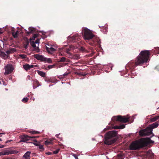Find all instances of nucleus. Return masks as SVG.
Returning <instances> with one entry per match:
<instances>
[{
	"label": "nucleus",
	"instance_id": "f257e3e1",
	"mask_svg": "<svg viewBox=\"0 0 159 159\" xmlns=\"http://www.w3.org/2000/svg\"><path fill=\"white\" fill-rule=\"evenodd\" d=\"M150 55V51L144 50L141 52L135 61H131L128 63V66L131 70L134 69L136 66L142 65L147 62Z\"/></svg>",
	"mask_w": 159,
	"mask_h": 159
},
{
	"label": "nucleus",
	"instance_id": "f03ea898",
	"mask_svg": "<svg viewBox=\"0 0 159 159\" xmlns=\"http://www.w3.org/2000/svg\"><path fill=\"white\" fill-rule=\"evenodd\" d=\"M154 143V141L151 140L150 138H142L139 140L133 142L129 145V149L130 150H139Z\"/></svg>",
	"mask_w": 159,
	"mask_h": 159
},
{
	"label": "nucleus",
	"instance_id": "7ed1b4c3",
	"mask_svg": "<svg viewBox=\"0 0 159 159\" xmlns=\"http://www.w3.org/2000/svg\"><path fill=\"white\" fill-rule=\"evenodd\" d=\"M117 134L116 131H109L106 133L105 137V143L108 145H110L114 143L116 141L114 138Z\"/></svg>",
	"mask_w": 159,
	"mask_h": 159
},
{
	"label": "nucleus",
	"instance_id": "20e7f679",
	"mask_svg": "<svg viewBox=\"0 0 159 159\" xmlns=\"http://www.w3.org/2000/svg\"><path fill=\"white\" fill-rule=\"evenodd\" d=\"M159 125L158 122L149 125L146 128L141 130L139 132L140 135L143 136L148 135L152 134V130L157 128Z\"/></svg>",
	"mask_w": 159,
	"mask_h": 159
},
{
	"label": "nucleus",
	"instance_id": "39448f33",
	"mask_svg": "<svg viewBox=\"0 0 159 159\" xmlns=\"http://www.w3.org/2000/svg\"><path fill=\"white\" fill-rule=\"evenodd\" d=\"M129 118L126 117L125 116H118L113 117L111 119L112 121L111 122L112 125H114L117 124L119 122L124 123H126L129 121Z\"/></svg>",
	"mask_w": 159,
	"mask_h": 159
},
{
	"label": "nucleus",
	"instance_id": "423d86ee",
	"mask_svg": "<svg viewBox=\"0 0 159 159\" xmlns=\"http://www.w3.org/2000/svg\"><path fill=\"white\" fill-rule=\"evenodd\" d=\"M82 33L84 39L85 40L91 39L94 37V35L92 33L91 30L86 28L83 29Z\"/></svg>",
	"mask_w": 159,
	"mask_h": 159
},
{
	"label": "nucleus",
	"instance_id": "0eeeda50",
	"mask_svg": "<svg viewBox=\"0 0 159 159\" xmlns=\"http://www.w3.org/2000/svg\"><path fill=\"white\" fill-rule=\"evenodd\" d=\"M92 39V41H90V42L89 41V44L92 46L97 45H100L101 41L99 38L94 36Z\"/></svg>",
	"mask_w": 159,
	"mask_h": 159
},
{
	"label": "nucleus",
	"instance_id": "6e6552de",
	"mask_svg": "<svg viewBox=\"0 0 159 159\" xmlns=\"http://www.w3.org/2000/svg\"><path fill=\"white\" fill-rule=\"evenodd\" d=\"M13 67L11 64H9L5 67V72L4 74L8 75L11 73L13 70Z\"/></svg>",
	"mask_w": 159,
	"mask_h": 159
},
{
	"label": "nucleus",
	"instance_id": "1a4fd4ad",
	"mask_svg": "<svg viewBox=\"0 0 159 159\" xmlns=\"http://www.w3.org/2000/svg\"><path fill=\"white\" fill-rule=\"evenodd\" d=\"M20 138L21 139L20 142H25L29 140L30 139L34 138V137H30L26 135L23 134L20 136Z\"/></svg>",
	"mask_w": 159,
	"mask_h": 159
},
{
	"label": "nucleus",
	"instance_id": "9d476101",
	"mask_svg": "<svg viewBox=\"0 0 159 159\" xmlns=\"http://www.w3.org/2000/svg\"><path fill=\"white\" fill-rule=\"evenodd\" d=\"M34 57L35 58L38 60L41 61H45L46 58L42 56L39 54H36L34 55Z\"/></svg>",
	"mask_w": 159,
	"mask_h": 159
},
{
	"label": "nucleus",
	"instance_id": "9b49d317",
	"mask_svg": "<svg viewBox=\"0 0 159 159\" xmlns=\"http://www.w3.org/2000/svg\"><path fill=\"white\" fill-rule=\"evenodd\" d=\"M147 157H150V159H152L154 158V154L152 153L151 150H149L147 152Z\"/></svg>",
	"mask_w": 159,
	"mask_h": 159
},
{
	"label": "nucleus",
	"instance_id": "f8f14e48",
	"mask_svg": "<svg viewBox=\"0 0 159 159\" xmlns=\"http://www.w3.org/2000/svg\"><path fill=\"white\" fill-rule=\"evenodd\" d=\"M46 50L48 53L51 54L52 53L56 50L55 48L52 47L48 48L47 47H46Z\"/></svg>",
	"mask_w": 159,
	"mask_h": 159
},
{
	"label": "nucleus",
	"instance_id": "ddd939ff",
	"mask_svg": "<svg viewBox=\"0 0 159 159\" xmlns=\"http://www.w3.org/2000/svg\"><path fill=\"white\" fill-rule=\"evenodd\" d=\"M31 153V152L30 151L27 152L23 156V157L25 158V159H30V155Z\"/></svg>",
	"mask_w": 159,
	"mask_h": 159
},
{
	"label": "nucleus",
	"instance_id": "4468645a",
	"mask_svg": "<svg viewBox=\"0 0 159 159\" xmlns=\"http://www.w3.org/2000/svg\"><path fill=\"white\" fill-rule=\"evenodd\" d=\"M29 31L26 30L25 33L28 34H29L31 33H33L35 31V29L34 28L30 27L29 28Z\"/></svg>",
	"mask_w": 159,
	"mask_h": 159
},
{
	"label": "nucleus",
	"instance_id": "2eb2a0df",
	"mask_svg": "<svg viewBox=\"0 0 159 159\" xmlns=\"http://www.w3.org/2000/svg\"><path fill=\"white\" fill-rule=\"evenodd\" d=\"M8 150L9 155L17 154L19 152V151L16 150H14L13 149H9Z\"/></svg>",
	"mask_w": 159,
	"mask_h": 159
},
{
	"label": "nucleus",
	"instance_id": "dca6fc26",
	"mask_svg": "<svg viewBox=\"0 0 159 159\" xmlns=\"http://www.w3.org/2000/svg\"><path fill=\"white\" fill-rule=\"evenodd\" d=\"M55 66V65H46L43 68L46 70H48L54 67Z\"/></svg>",
	"mask_w": 159,
	"mask_h": 159
},
{
	"label": "nucleus",
	"instance_id": "f3484780",
	"mask_svg": "<svg viewBox=\"0 0 159 159\" xmlns=\"http://www.w3.org/2000/svg\"><path fill=\"white\" fill-rule=\"evenodd\" d=\"M0 57H2L4 59H6L7 58V56L5 53L0 51Z\"/></svg>",
	"mask_w": 159,
	"mask_h": 159
},
{
	"label": "nucleus",
	"instance_id": "a211bd4d",
	"mask_svg": "<svg viewBox=\"0 0 159 159\" xmlns=\"http://www.w3.org/2000/svg\"><path fill=\"white\" fill-rule=\"evenodd\" d=\"M39 83L37 80H33V87L34 88L39 86Z\"/></svg>",
	"mask_w": 159,
	"mask_h": 159
},
{
	"label": "nucleus",
	"instance_id": "6ab92c4d",
	"mask_svg": "<svg viewBox=\"0 0 159 159\" xmlns=\"http://www.w3.org/2000/svg\"><path fill=\"white\" fill-rule=\"evenodd\" d=\"M18 33L19 31L18 30H17L15 32L14 30H12V34L13 37L15 38H18Z\"/></svg>",
	"mask_w": 159,
	"mask_h": 159
},
{
	"label": "nucleus",
	"instance_id": "aec40b11",
	"mask_svg": "<svg viewBox=\"0 0 159 159\" xmlns=\"http://www.w3.org/2000/svg\"><path fill=\"white\" fill-rule=\"evenodd\" d=\"M152 52L155 54H159V47H156L152 51Z\"/></svg>",
	"mask_w": 159,
	"mask_h": 159
},
{
	"label": "nucleus",
	"instance_id": "412c9836",
	"mask_svg": "<svg viewBox=\"0 0 159 159\" xmlns=\"http://www.w3.org/2000/svg\"><path fill=\"white\" fill-rule=\"evenodd\" d=\"M125 125L124 124L120 126H115L113 128L114 129H123L125 128Z\"/></svg>",
	"mask_w": 159,
	"mask_h": 159
},
{
	"label": "nucleus",
	"instance_id": "4be33fe9",
	"mask_svg": "<svg viewBox=\"0 0 159 159\" xmlns=\"http://www.w3.org/2000/svg\"><path fill=\"white\" fill-rule=\"evenodd\" d=\"M30 65L29 64H26L23 65V67L24 69L26 70L27 71L30 70Z\"/></svg>",
	"mask_w": 159,
	"mask_h": 159
},
{
	"label": "nucleus",
	"instance_id": "5701e85b",
	"mask_svg": "<svg viewBox=\"0 0 159 159\" xmlns=\"http://www.w3.org/2000/svg\"><path fill=\"white\" fill-rule=\"evenodd\" d=\"M69 37L70 38V40L73 42H75V40L78 39V36L76 35H74L72 37L70 36Z\"/></svg>",
	"mask_w": 159,
	"mask_h": 159
},
{
	"label": "nucleus",
	"instance_id": "b1692460",
	"mask_svg": "<svg viewBox=\"0 0 159 159\" xmlns=\"http://www.w3.org/2000/svg\"><path fill=\"white\" fill-rule=\"evenodd\" d=\"M52 141L51 139H48L44 142V144L46 145H48L52 144Z\"/></svg>",
	"mask_w": 159,
	"mask_h": 159
},
{
	"label": "nucleus",
	"instance_id": "393cba45",
	"mask_svg": "<svg viewBox=\"0 0 159 159\" xmlns=\"http://www.w3.org/2000/svg\"><path fill=\"white\" fill-rule=\"evenodd\" d=\"M38 73L42 77H45V76L46 73L45 72H43L41 71L38 70Z\"/></svg>",
	"mask_w": 159,
	"mask_h": 159
},
{
	"label": "nucleus",
	"instance_id": "a878e982",
	"mask_svg": "<svg viewBox=\"0 0 159 159\" xmlns=\"http://www.w3.org/2000/svg\"><path fill=\"white\" fill-rule=\"evenodd\" d=\"M29 44V41L28 39H27L24 44V48L26 49L28 48Z\"/></svg>",
	"mask_w": 159,
	"mask_h": 159
},
{
	"label": "nucleus",
	"instance_id": "bb28decb",
	"mask_svg": "<svg viewBox=\"0 0 159 159\" xmlns=\"http://www.w3.org/2000/svg\"><path fill=\"white\" fill-rule=\"evenodd\" d=\"M159 119V116H156L153 118H152L150 119L151 121L154 122L156 121Z\"/></svg>",
	"mask_w": 159,
	"mask_h": 159
},
{
	"label": "nucleus",
	"instance_id": "cd10ccee",
	"mask_svg": "<svg viewBox=\"0 0 159 159\" xmlns=\"http://www.w3.org/2000/svg\"><path fill=\"white\" fill-rule=\"evenodd\" d=\"M31 38H30V43L31 45L34 48L35 47H36V46L35 44V43L34 42V41H31Z\"/></svg>",
	"mask_w": 159,
	"mask_h": 159
},
{
	"label": "nucleus",
	"instance_id": "c85d7f7f",
	"mask_svg": "<svg viewBox=\"0 0 159 159\" xmlns=\"http://www.w3.org/2000/svg\"><path fill=\"white\" fill-rule=\"evenodd\" d=\"M75 74L78 75H83V76H85L86 75L85 74L83 73L82 72H75Z\"/></svg>",
	"mask_w": 159,
	"mask_h": 159
},
{
	"label": "nucleus",
	"instance_id": "c756f323",
	"mask_svg": "<svg viewBox=\"0 0 159 159\" xmlns=\"http://www.w3.org/2000/svg\"><path fill=\"white\" fill-rule=\"evenodd\" d=\"M1 152H2L1 154H2V155H9L8 150H4Z\"/></svg>",
	"mask_w": 159,
	"mask_h": 159
},
{
	"label": "nucleus",
	"instance_id": "7c9ffc66",
	"mask_svg": "<svg viewBox=\"0 0 159 159\" xmlns=\"http://www.w3.org/2000/svg\"><path fill=\"white\" fill-rule=\"evenodd\" d=\"M67 60V59L65 57H62L61 58L60 60V61H58L59 62H67V61H66Z\"/></svg>",
	"mask_w": 159,
	"mask_h": 159
},
{
	"label": "nucleus",
	"instance_id": "2f4dec72",
	"mask_svg": "<svg viewBox=\"0 0 159 159\" xmlns=\"http://www.w3.org/2000/svg\"><path fill=\"white\" fill-rule=\"evenodd\" d=\"M44 62H47L48 63H51L52 62V60L50 58H47L46 61H44Z\"/></svg>",
	"mask_w": 159,
	"mask_h": 159
},
{
	"label": "nucleus",
	"instance_id": "473e14b6",
	"mask_svg": "<svg viewBox=\"0 0 159 159\" xmlns=\"http://www.w3.org/2000/svg\"><path fill=\"white\" fill-rule=\"evenodd\" d=\"M80 50L82 52H85L87 51L85 48L83 47H81L80 48Z\"/></svg>",
	"mask_w": 159,
	"mask_h": 159
},
{
	"label": "nucleus",
	"instance_id": "72a5a7b5",
	"mask_svg": "<svg viewBox=\"0 0 159 159\" xmlns=\"http://www.w3.org/2000/svg\"><path fill=\"white\" fill-rule=\"evenodd\" d=\"M34 48V50L36 51L37 52H39L40 51V49L38 46H36V47H35Z\"/></svg>",
	"mask_w": 159,
	"mask_h": 159
},
{
	"label": "nucleus",
	"instance_id": "f704fd0d",
	"mask_svg": "<svg viewBox=\"0 0 159 159\" xmlns=\"http://www.w3.org/2000/svg\"><path fill=\"white\" fill-rule=\"evenodd\" d=\"M28 98H25L22 99V101L25 103H26L28 102Z\"/></svg>",
	"mask_w": 159,
	"mask_h": 159
},
{
	"label": "nucleus",
	"instance_id": "c9c22d12",
	"mask_svg": "<svg viewBox=\"0 0 159 159\" xmlns=\"http://www.w3.org/2000/svg\"><path fill=\"white\" fill-rule=\"evenodd\" d=\"M60 150L59 149H57L56 150L54 151L53 152V153L54 154H57L58 153Z\"/></svg>",
	"mask_w": 159,
	"mask_h": 159
},
{
	"label": "nucleus",
	"instance_id": "e433bc0d",
	"mask_svg": "<svg viewBox=\"0 0 159 159\" xmlns=\"http://www.w3.org/2000/svg\"><path fill=\"white\" fill-rule=\"evenodd\" d=\"M19 56L22 59H25L26 58V55L24 54H20Z\"/></svg>",
	"mask_w": 159,
	"mask_h": 159
},
{
	"label": "nucleus",
	"instance_id": "4c0bfd02",
	"mask_svg": "<svg viewBox=\"0 0 159 159\" xmlns=\"http://www.w3.org/2000/svg\"><path fill=\"white\" fill-rule=\"evenodd\" d=\"M30 133L32 134H39V132L38 131H31L30 132Z\"/></svg>",
	"mask_w": 159,
	"mask_h": 159
},
{
	"label": "nucleus",
	"instance_id": "58836bf2",
	"mask_svg": "<svg viewBox=\"0 0 159 159\" xmlns=\"http://www.w3.org/2000/svg\"><path fill=\"white\" fill-rule=\"evenodd\" d=\"M39 148L41 150V151H43L44 150L43 146V145H40L39 146Z\"/></svg>",
	"mask_w": 159,
	"mask_h": 159
},
{
	"label": "nucleus",
	"instance_id": "ea45409f",
	"mask_svg": "<svg viewBox=\"0 0 159 159\" xmlns=\"http://www.w3.org/2000/svg\"><path fill=\"white\" fill-rule=\"evenodd\" d=\"M70 48H66V52L69 54H70V52H69L70 51Z\"/></svg>",
	"mask_w": 159,
	"mask_h": 159
},
{
	"label": "nucleus",
	"instance_id": "a19ab883",
	"mask_svg": "<svg viewBox=\"0 0 159 159\" xmlns=\"http://www.w3.org/2000/svg\"><path fill=\"white\" fill-rule=\"evenodd\" d=\"M38 35L37 34H35L34 35L33 37L34 38V39L36 38L37 37Z\"/></svg>",
	"mask_w": 159,
	"mask_h": 159
},
{
	"label": "nucleus",
	"instance_id": "79ce46f5",
	"mask_svg": "<svg viewBox=\"0 0 159 159\" xmlns=\"http://www.w3.org/2000/svg\"><path fill=\"white\" fill-rule=\"evenodd\" d=\"M10 51H11V52H14L15 51V49L14 48H11L10 49Z\"/></svg>",
	"mask_w": 159,
	"mask_h": 159
},
{
	"label": "nucleus",
	"instance_id": "37998d69",
	"mask_svg": "<svg viewBox=\"0 0 159 159\" xmlns=\"http://www.w3.org/2000/svg\"><path fill=\"white\" fill-rule=\"evenodd\" d=\"M45 81H47L48 82H51V81H50V80L48 79L47 78H45Z\"/></svg>",
	"mask_w": 159,
	"mask_h": 159
},
{
	"label": "nucleus",
	"instance_id": "c03bdc74",
	"mask_svg": "<svg viewBox=\"0 0 159 159\" xmlns=\"http://www.w3.org/2000/svg\"><path fill=\"white\" fill-rule=\"evenodd\" d=\"M39 39H36L34 42L35 43H39Z\"/></svg>",
	"mask_w": 159,
	"mask_h": 159
},
{
	"label": "nucleus",
	"instance_id": "a18cd8bd",
	"mask_svg": "<svg viewBox=\"0 0 159 159\" xmlns=\"http://www.w3.org/2000/svg\"><path fill=\"white\" fill-rule=\"evenodd\" d=\"M30 69L31 68H33L35 67V66L33 65H30Z\"/></svg>",
	"mask_w": 159,
	"mask_h": 159
},
{
	"label": "nucleus",
	"instance_id": "49530a36",
	"mask_svg": "<svg viewBox=\"0 0 159 159\" xmlns=\"http://www.w3.org/2000/svg\"><path fill=\"white\" fill-rule=\"evenodd\" d=\"M6 52L7 54H9L11 52L10 50H7L6 51Z\"/></svg>",
	"mask_w": 159,
	"mask_h": 159
},
{
	"label": "nucleus",
	"instance_id": "de8ad7c7",
	"mask_svg": "<svg viewBox=\"0 0 159 159\" xmlns=\"http://www.w3.org/2000/svg\"><path fill=\"white\" fill-rule=\"evenodd\" d=\"M5 146V145H2L1 144H0V148H2L4 147Z\"/></svg>",
	"mask_w": 159,
	"mask_h": 159
},
{
	"label": "nucleus",
	"instance_id": "09e8293b",
	"mask_svg": "<svg viewBox=\"0 0 159 159\" xmlns=\"http://www.w3.org/2000/svg\"><path fill=\"white\" fill-rule=\"evenodd\" d=\"M155 69L157 70L158 71L159 70V66H157L155 67Z\"/></svg>",
	"mask_w": 159,
	"mask_h": 159
},
{
	"label": "nucleus",
	"instance_id": "8fccbe9b",
	"mask_svg": "<svg viewBox=\"0 0 159 159\" xmlns=\"http://www.w3.org/2000/svg\"><path fill=\"white\" fill-rule=\"evenodd\" d=\"M3 33L2 30L1 29H0V34H2Z\"/></svg>",
	"mask_w": 159,
	"mask_h": 159
},
{
	"label": "nucleus",
	"instance_id": "3c124183",
	"mask_svg": "<svg viewBox=\"0 0 159 159\" xmlns=\"http://www.w3.org/2000/svg\"><path fill=\"white\" fill-rule=\"evenodd\" d=\"M68 73H64L63 75L64 76H65L67 75H68Z\"/></svg>",
	"mask_w": 159,
	"mask_h": 159
},
{
	"label": "nucleus",
	"instance_id": "603ef678",
	"mask_svg": "<svg viewBox=\"0 0 159 159\" xmlns=\"http://www.w3.org/2000/svg\"><path fill=\"white\" fill-rule=\"evenodd\" d=\"M34 144L35 145H36V146H39V144H36V143H34Z\"/></svg>",
	"mask_w": 159,
	"mask_h": 159
},
{
	"label": "nucleus",
	"instance_id": "864d4df0",
	"mask_svg": "<svg viewBox=\"0 0 159 159\" xmlns=\"http://www.w3.org/2000/svg\"><path fill=\"white\" fill-rule=\"evenodd\" d=\"M11 140H9V141H6V143H7V142H10Z\"/></svg>",
	"mask_w": 159,
	"mask_h": 159
},
{
	"label": "nucleus",
	"instance_id": "5fc2aeb1",
	"mask_svg": "<svg viewBox=\"0 0 159 159\" xmlns=\"http://www.w3.org/2000/svg\"><path fill=\"white\" fill-rule=\"evenodd\" d=\"M48 155H51V152H48Z\"/></svg>",
	"mask_w": 159,
	"mask_h": 159
},
{
	"label": "nucleus",
	"instance_id": "6e6d98bb",
	"mask_svg": "<svg viewBox=\"0 0 159 159\" xmlns=\"http://www.w3.org/2000/svg\"><path fill=\"white\" fill-rule=\"evenodd\" d=\"M2 154V152H0V156L2 155V154Z\"/></svg>",
	"mask_w": 159,
	"mask_h": 159
},
{
	"label": "nucleus",
	"instance_id": "4d7b16f0",
	"mask_svg": "<svg viewBox=\"0 0 159 159\" xmlns=\"http://www.w3.org/2000/svg\"><path fill=\"white\" fill-rule=\"evenodd\" d=\"M5 134V133H0V135L1 134Z\"/></svg>",
	"mask_w": 159,
	"mask_h": 159
},
{
	"label": "nucleus",
	"instance_id": "13d9d810",
	"mask_svg": "<svg viewBox=\"0 0 159 159\" xmlns=\"http://www.w3.org/2000/svg\"><path fill=\"white\" fill-rule=\"evenodd\" d=\"M2 141V139L1 138H0V141Z\"/></svg>",
	"mask_w": 159,
	"mask_h": 159
},
{
	"label": "nucleus",
	"instance_id": "bf43d9fd",
	"mask_svg": "<svg viewBox=\"0 0 159 159\" xmlns=\"http://www.w3.org/2000/svg\"><path fill=\"white\" fill-rule=\"evenodd\" d=\"M159 107L158 108V109H159Z\"/></svg>",
	"mask_w": 159,
	"mask_h": 159
},
{
	"label": "nucleus",
	"instance_id": "052dcab7",
	"mask_svg": "<svg viewBox=\"0 0 159 159\" xmlns=\"http://www.w3.org/2000/svg\"><path fill=\"white\" fill-rule=\"evenodd\" d=\"M158 122H159V120L158 121Z\"/></svg>",
	"mask_w": 159,
	"mask_h": 159
}]
</instances>
